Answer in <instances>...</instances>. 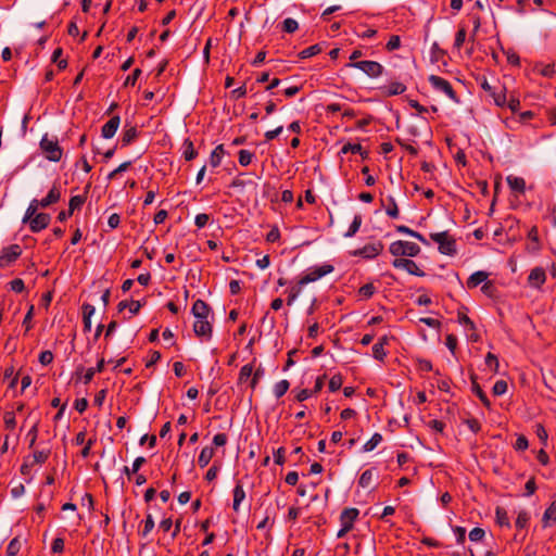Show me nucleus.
<instances>
[{
	"label": "nucleus",
	"instance_id": "19",
	"mask_svg": "<svg viewBox=\"0 0 556 556\" xmlns=\"http://www.w3.org/2000/svg\"><path fill=\"white\" fill-rule=\"evenodd\" d=\"M138 136L139 131L136 126L125 124L124 132L121 139L122 147L129 146Z\"/></svg>",
	"mask_w": 556,
	"mask_h": 556
},
{
	"label": "nucleus",
	"instance_id": "40",
	"mask_svg": "<svg viewBox=\"0 0 556 556\" xmlns=\"http://www.w3.org/2000/svg\"><path fill=\"white\" fill-rule=\"evenodd\" d=\"M252 372H253L252 364H247V365L242 366L240 369V372H239L238 382L239 383L245 382L252 376Z\"/></svg>",
	"mask_w": 556,
	"mask_h": 556
},
{
	"label": "nucleus",
	"instance_id": "18",
	"mask_svg": "<svg viewBox=\"0 0 556 556\" xmlns=\"http://www.w3.org/2000/svg\"><path fill=\"white\" fill-rule=\"evenodd\" d=\"M379 89L384 97H393L404 93L406 86L402 83L393 81L389 85L381 86Z\"/></svg>",
	"mask_w": 556,
	"mask_h": 556
},
{
	"label": "nucleus",
	"instance_id": "44",
	"mask_svg": "<svg viewBox=\"0 0 556 556\" xmlns=\"http://www.w3.org/2000/svg\"><path fill=\"white\" fill-rule=\"evenodd\" d=\"M38 206H40V203L38 200L35 199L30 202L29 206L26 210L25 216L23 218V223L28 222V219H30L33 216L36 215V211H37Z\"/></svg>",
	"mask_w": 556,
	"mask_h": 556
},
{
	"label": "nucleus",
	"instance_id": "1",
	"mask_svg": "<svg viewBox=\"0 0 556 556\" xmlns=\"http://www.w3.org/2000/svg\"><path fill=\"white\" fill-rule=\"evenodd\" d=\"M430 239L439 244V252L444 255L454 256L457 253L456 240L448 231L432 232Z\"/></svg>",
	"mask_w": 556,
	"mask_h": 556
},
{
	"label": "nucleus",
	"instance_id": "24",
	"mask_svg": "<svg viewBox=\"0 0 556 556\" xmlns=\"http://www.w3.org/2000/svg\"><path fill=\"white\" fill-rule=\"evenodd\" d=\"M214 448L212 446H204L198 458V464L201 468L206 467L214 456Z\"/></svg>",
	"mask_w": 556,
	"mask_h": 556
},
{
	"label": "nucleus",
	"instance_id": "15",
	"mask_svg": "<svg viewBox=\"0 0 556 556\" xmlns=\"http://www.w3.org/2000/svg\"><path fill=\"white\" fill-rule=\"evenodd\" d=\"M359 510L354 507L344 508L340 514L341 526H346L353 529L354 521L357 519Z\"/></svg>",
	"mask_w": 556,
	"mask_h": 556
},
{
	"label": "nucleus",
	"instance_id": "64",
	"mask_svg": "<svg viewBox=\"0 0 556 556\" xmlns=\"http://www.w3.org/2000/svg\"><path fill=\"white\" fill-rule=\"evenodd\" d=\"M141 70L140 68H135L132 71V73L130 75L127 76L126 80L124 81V86L127 87V86H135L137 79L139 78V76L141 75Z\"/></svg>",
	"mask_w": 556,
	"mask_h": 556
},
{
	"label": "nucleus",
	"instance_id": "8",
	"mask_svg": "<svg viewBox=\"0 0 556 556\" xmlns=\"http://www.w3.org/2000/svg\"><path fill=\"white\" fill-rule=\"evenodd\" d=\"M22 254V248L18 244H11L1 251L0 267H7L15 262Z\"/></svg>",
	"mask_w": 556,
	"mask_h": 556
},
{
	"label": "nucleus",
	"instance_id": "10",
	"mask_svg": "<svg viewBox=\"0 0 556 556\" xmlns=\"http://www.w3.org/2000/svg\"><path fill=\"white\" fill-rule=\"evenodd\" d=\"M51 220V217L47 213H38L35 216H33L29 222V228L33 232H39L40 230L48 227L49 223Z\"/></svg>",
	"mask_w": 556,
	"mask_h": 556
},
{
	"label": "nucleus",
	"instance_id": "35",
	"mask_svg": "<svg viewBox=\"0 0 556 556\" xmlns=\"http://www.w3.org/2000/svg\"><path fill=\"white\" fill-rule=\"evenodd\" d=\"M290 388V382L286 379L277 382L274 387V394L277 399L283 396Z\"/></svg>",
	"mask_w": 556,
	"mask_h": 556
},
{
	"label": "nucleus",
	"instance_id": "23",
	"mask_svg": "<svg viewBox=\"0 0 556 556\" xmlns=\"http://www.w3.org/2000/svg\"><path fill=\"white\" fill-rule=\"evenodd\" d=\"M245 498V491L240 481L237 482L233 489V503L232 508L235 511H239L241 502Z\"/></svg>",
	"mask_w": 556,
	"mask_h": 556
},
{
	"label": "nucleus",
	"instance_id": "25",
	"mask_svg": "<svg viewBox=\"0 0 556 556\" xmlns=\"http://www.w3.org/2000/svg\"><path fill=\"white\" fill-rule=\"evenodd\" d=\"M94 313V306L88 303H85L83 305V323H84V330L90 331L91 329V316Z\"/></svg>",
	"mask_w": 556,
	"mask_h": 556
},
{
	"label": "nucleus",
	"instance_id": "42",
	"mask_svg": "<svg viewBox=\"0 0 556 556\" xmlns=\"http://www.w3.org/2000/svg\"><path fill=\"white\" fill-rule=\"evenodd\" d=\"M529 520H530V516H529L528 511L521 510L517 516L515 526L518 529H523L528 526Z\"/></svg>",
	"mask_w": 556,
	"mask_h": 556
},
{
	"label": "nucleus",
	"instance_id": "63",
	"mask_svg": "<svg viewBox=\"0 0 556 556\" xmlns=\"http://www.w3.org/2000/svg\"><path fill=\"white\" fill-rule=\"evenodd\" d=\"M65 541L63 538L58 536L53 540L51 545V551L55 554L62 553L64 551Z\"/></svg>",
	"mask_w": 556,
	"mask_h": 556
},
{
	"label": "nucleus",
	"instance_id": "28",
	"mask_svg": "<svg viewBox=\"0 0 556 556\" xmlns=\"http://www.w3.org/2000/svg\"><path fill=\"white\" fill-rule=\"evenodd\" d=\"M61 192L60 190L53 186L52 189L49 191L46 198H43L41 201H39L41 207H47L60 200Z\"/></svg>",
	"mask_w": 556,
	"mask_h": 556
},
{
	"label": "nucleus",
	"instance_id": "52",
	"mask_svg": "<svg viewBox=\"0 0 556 556\" xmlns=\"http://www.w3.org/2000/svg\"><path fill=\"white\" fill-rule=\"evenodd\" d=\"M3 419H4V425H5L7 429L13 430L15 428L16 420H15V415L13 412H5Z\"/></svg>",
	"mask_w": 556,
	"mask_h": 556
},
{
	"label": "nucleus",
	"instance_id": "46",
	"mask_svg": "<svg viewBox=\"0 0 556 556\" xmlns=\"http://www.w3.org/2000/svg\"><path fill=\"white\" fill-rule=\"evenodd\" d=\"M506 391L507 382L505 380H497L492 388V392L495 396L503 395L506 393Z\"/></svg>",
	"mask_w": 556,
	"mask_h": 556
},
{
	"label": "nucleus",
	"instance_id": "3",
	"mask_svg": "<svg viewBox=\"0 0 556 556\" xmlns=\"http://www.w3.org/2000/svg\"><path fill=\"white\" fill-rule=\"evenodd\" d=\"M348 66L361 70L370 78H376L383 73V66L377 61L351 62L348 64Z\"/></svg>",
	"mask_w": 556,
	"mask_h": 556
},
{
	"label": "nucleus",
	"instance_id": "27",
	"mask_svg": "<svg viewBox=\"0 0 556 556\" xmlns=\"http://www.w3.org/2000/svg\"><path fill=\"white\" fill-rule=\"evenodd\" d=\"M226 151L224 148V144H218L211 153L210 155V164L212 167H217L220 165L223 156L225 155Z\"/></svg>",
	"mask_w": 556,
	"mask_h": 556
},
{
	"label": "nucleus",
	"instance_id": "51",
	"mask_svg": "<svg viewBox=\"0 0 556 556\" xmlns=\"http://www.w3.org/2000/svg\"><path fill=\"white\" fill-rule=\"evenodd\" d=\"M371 478H372V469H367L361 475L358 484L362 488H367L371 482Z\"/></svg>",
	"mask_w": 556,
	"mask_h": 556
},
{
	"label": "nucleus",
	"instance_id": "20",
	"mask_svg": "<svg viewBox=\"0 0 556 556\" xmlns=\"http://www.w3.org/2000/svg\"><path fill=\"white\" fill-rule=\"evenodd\" d=\"M488 277H489V273H486V271H483V270L475 271L467 279V287L469 289H473V288L478 287L480 283H482V282L484 283L488 280Z\"/></svg>",
	"mask_w": 556,
	"mask_h": 556
},
{
	"label": "nucleus",
	"instance_id": "47",
	"mask_svg": "<svg viewBox=\"0 0 556 556\" xmlns=\"http://www.w3.org/2000/svg\"><path fill=\"white\" fill-rule=\"evenodd\" d=\"M484 535L485 531L480 527H476L469 532L468 536L471 542H479L484 538Z\"/></svg>",
	"mask_w": 556,
	"mask_h": 556
},
{
	"label": "nucleus",
	"instance_id": "11",
	"mask_svg": "<svg viewBox=\"0 0 556 556\" xmlns=\"http://www.w3.org/2000/svg\"><path fill=\"white\" fill-rule=\"evenodd\" d=\"M482 89L488 91L490 96L493 98L495 104L497 106H504L506 104V88L502 87L500 91H496L493 87L489 85L486 80L481 84Z\"/></svg>",
	"mask_w": 556,
	"mask_h": 556
},
{
	"label": "nucleus",
	"instance_id": "5",
	"mask_svg": "<svg viewBox=\"0 0 556 556\" xmlns=\"http://www.w3.org/2000/svg\"><path fill=\"white\" fill-rule=\"evenodd\" d=\"M334 267L331 264H324L321 266L312 267L308 271L300 278V285H307L314 282L321 277L332 273Z\"/></svg>",
	"mask_w": 556,
	"mask_h": 556
},
{
	"label": "nucleus",
	"instance_id": "57",
	"mask_svg": "<svg viewBox=\"0 0 556 556\" xmlns=\"http://www.w3.org/2000/svg\"><path fill=\"white\" fill-rule=\"evenodd\" d=\"M453 531L456 535L457 544L464 545L466 541V529L460 526H456L453 528Z\"/></svg>",
	"mask_w": 556,
	"mask_h": 556
},
{
	"label": "nucleus",
	"instance_id": "50",
	"mask_svg": "<svg viewBox=\"0 0 556 556\" xmlns=\"http://www.w3.org/2000/svg\"><path fill=\"white\" fill-rule=\"evenodd\" d=\"M372 356L381 362L384 359L387 352L384 351V348H382L381 343H375L372 345Z\"/></svg>",
	"mask_w": 556,
	"mask_h": 556
},
{
	"label": "nucleus",
	"instance_id": "9",
	"mask_svg": "<svg viewBox=\"0 0 556 556\" xmlns=\"http://www.w3.org/2000/svg\"><path fill=\"white\" fill-rule=\"evenodd\" d=\"M382 250L383 244L379 241L377 243L365 244L363 248L351 252V254L353 256H362L364 258H375L381 253Z\"/></svg>",
	"mask_w": 556,
	"mask_h": 556
},
{
	"label": "nucleus",
	"instance_id": "49",
	"mask_svg": "<svg viewBox=\"0 0 556 556\" xmlns=\"http://www.w3.org/2000/svg\"><path fill=\"white\" fill-rule=\"evenodd\" d=\"M362 146L359 143H345L340 151V154H346L349 152L356 154L357 152H361Z\"/></svg>",
	"mask_w": 556,
	"mask_h": 556
},
{
	"label": "nucleus",
	"instance_id": "41",
	"mask_svg": "<svg viewBox=\"0 0 556 556\" xmlns=\"http://www.w3.org/2000/svg\"><path fill=\"white\" fill-rule=\"evenodd\" d=\"M457 319H458V323L466 326L468 328V330H470V331L476 330L475 323L465 313L458 311Z\"/></svg>",
	"mask_w": 556,
	"mask_h": 556
},
{
	"label": "nucleus",
	"instance_id": "48",
	"mask_svg": "<svg viewBox=\"0 0 556 556\" xmlns=\"http://www.w3.org/2000/svg\"><path fill=\"white\" fill-rule=\"evenodd\" d=\"M376 292V288L372 283H366L362 286L358 290V293L363 295L365 299H370Z\"/></svg>",
	"mask_w": 556,
	"mask_h": 556
},
{
	"label": "nucleus",
	"instance_id": "60",
	"mask_svg": "<svg viewBox=\"0 0 556 556\" xmlns=\"http://www.w3.org/2000/svg\"><path fill=\"white\" fill-rule=\"evenodd\" d=\"M81 506L86 508V511L90 514L92 506H93V500L91 494L85 493L80 496Z\"/></svg>",
	"mask_w": 556,
	"mask_h": 556
},
{
	"label": "nucleus",
	"instance_id": "36",
	"mask_svg": "<svg viewBox=\"0 0 556 556\" xmlns=\"http://www.w3.org/2000/svg\"><path fill=\"white\" fill-rule=\"evenodd\" d=\"M382 441V435L380 433H375L363 446L365 452H370L375 450L378 444Z\"/></svg>",
	"mask_w": 556,
	"mask_h": 556
},
{
	"label": "nucleus",
	"instance_id": "16",
	"mask_svg": "<svg viewBox=\"0 0 556 556\" xmlns=\"http://www.w3.org/2000/svg\"><path fill=\"white\" fill-rule=\"evenodd\" d=\"M191 313L197 319H206L211 313V306L205 301L198 299L192 305Z\"/></svg>",
	"mask_w": 556,
	"mask_h": 556
},
{
	"label": "nucleus",
	"instance_id": "38",
	"mask_svg": "<svg viewBox=\"0 0 556 556\" xmlns=\"http://www.w3.org/2000/svg\"><path fill=\"white\" fill-rule=\"evenodd\" d=\"M21 549V541L20 539L13 538L7 547V556H17L18 552Z\"/></svg>",
	"mask_w": 556,
	"mask_h": 556
},
{
	"label": "nucleus",
	"instance_id": "54",
	"mask_svg": "<svg viewBox=\"0 0 556 556\" xmlns=\"http://www.w3.org/2000/svg\"><path fill=\"white\" fill-rule=\"evenodd\" d=\"M131 163H132L131 161H126V162L122 163L118 167H116L114 170H112L108 175V179L112 180L113 178H115V176L117 174L126 172L131 166Z\"/></svg>",
	"mask_w": 556,
	"mask_h": 556
},
{
	"label": "nucleus",
	"instance_id": "2",
	"mask_svg": "<svg viewBox=\"0 0 556 556\" xmlns=\"http://www.w3.org/2000/svg\"><path fill=\"white\" fill-rule=\"evenodd\" d=\"M420 247L414 242L397 240L390 244L389 252L393 256L415 257L420 253Z\"/></svg>",
	"mask_w": 556,
	"mask_h": 556
},
{
	"label": "nucleus",
	"instance_id": "22",
	"mask_svg": "<svg viewBox=\"0 0 556 556\" xmlns=\"http://www.w3.org/2000/svg\"><path fill=\"white\" fill-rule=\"evenodd\" d=\"M182 148V157L187 162H190L198 156V151L194 149L193 142L189 138L184 140Z\"/></svg>",
	"mask_w": 556,
	"mask_h": 556
},
{
	"label": "nucleus",
	"instance_id": "39",
	"mask_svg": "<svg viewBox=\"0 0 556 556\" xmlns=\"http://www.w3.org/2000/svg\"><path fill=\"white\" fill-rule=\"evenodd\" d=\"M342 383H343L342 376L340 374L333 375L329 380V384H328L329 391L337 392L338 390L341 389Z\"/></svg>",
	"mask_w": 556,
	"mask_h": 556
},
{
	"label": "nucleus",
	"instance_id": "55",
	"mask_svg": "<svg viewBox=\"0 0 556 556\" xmlns=\"http://www.w3.org/2000/svg\"><path fill=\"white\" fill-rule=\"evenodd\" d=\"M481 291L483 294L490 296V298H494L495 296V292H496V288L494 286V283L490 280H486L483 286L481 287Z\"/></svg>",
	"mask_w": 556,
	"mask_h": 556
},
{
	"label": "nucleus",
	"instance_id": "43",
	"mask_svg": "<svg viewBox=\"0 0 556 556\" xmlns=\"http://www.w3.org/2000/svg\"><path fill=\"white\" fill-rule=\"evenodd\" d=\"M299 28V24L295 20L288 17L282 22V30L288 34L294 33Z\"/></svg>",
	"mask_w": 556,
	"mask_h": 556
},
{
	"label": "nucleus",
	"instance_id": "53",
	"mask_svg": "<svg viewBox=\"0 0 556 556\" xmlns=\"http://www.w3.org/2000/svg\"><path fill=\"white\" fill-rule=\"evenodd\" d=\"M410 258H405L404 256H395V258L392 261V266L394 268L405 269L409 265Z\"/></svg>",
	"mask_w": 556,
	"mask_h": 556
},
{
	"label": "nucleus",
	"instance_id": "29",
	"mask_svg": "<svg viewBox=\"0 0 556 556\" xmlns=\"http://www.w3.org/2000/svg\"><path fill=\"white\" fill-rule=\"evenodd\" d=\"M528 239L534 243V247H528V251L532 253H536L541 250V243L539 239V230L536 226H532L528 232Z\"/></svg>",
	"mask_w": 556,
	"mask_h": 556
},
{
	"label": "nucleus",
	"instance_id": "17",
	"mask_svg": "<svg viewBox=\"0 0 556 556\" xmlns=\"http://www.w3.org/2000/svg\"><path fill=\"white\" fill-rule=\"evenodd\" d=\"M471 380V391L479 397L481 403L488 408H491V402L486 396L485 392L481 389L480 384L477 382V375L475 372L470 374Z\"/></svg>",
	"mask_w": 556,
	"mask_h": 556
},
{
	"label": "nucleus",
	"instance_id": "33",
	"mask_svg": "<svg viewBox=\"0 0 556 556\" xmlns=\"http://www.w3.org/2000/svg\"><path fill=\"white\" fill-rule=\"evenodd\" d=\"M387 201H388V207L386 208V213L388 216H390L391 218H397L399 217V207H397V204L394 200V198L392 195H389L387 198Z\"/></svg>",
	"mask_w": 556,
	"mask_h": 556
},
{
	"label": "nucleus",
	"instance_id": "58",
	"mask_svg": "<svg viewBox=\"0 0 556 556\" xmlns=\"http://www.w3.org/2000/svg\"><path fill=\"white\" fill-rule=\"evenodd\" d=\"M401 47V38L397 35H392L386 45L388 51L396 50Z\"/></svg>",
	"mask_w": 556,
	"mask_h": 556
},
{
	"label": "nucleus",
	"instance_id": "4",
	"mask_svg": "<svg viewBox=\"0 0 556 556\" xmlns=\"http://www.w3.org/2000/svg\"><path fill=\"white\" fill-rule=\"evenodd\" d=\"M40 148L49 161L58 162L62 157V149L58 141L50 140L47 135L40 141Z\"/></svg>",
	"mask_w": 556,
	"mask_h": 556
},
{
	"label": "nucleus",
	"instance_id": "34",
	"mask_svg": "<svg viewBox=\"0 0 556 556\" xmlns=\"http://www.w3.org/2000/svg\"><path fill=\"white\" fill-rule=\"evenodd\" d=\"M362 216L361 215H355L348 231L344 233V237L346 238H351L353 236H355V233L358 231L361 225H362Z\"/></svg>",
	"mask_w": 556,
	"mask_h": 556
},
{
	"label": "nucleus",
	"instance_id": "61",
	"mask_svg": "<svg viewBox=\"0 0 556 556\" xmlns=\"http://www.w3.org/2000/svg\"><path fill=\"white\" fill-rule=\"evenodd\" d=\"M9 285H10V289L16 293H21L25 289V283H24L23 279H21V278H15V279L11 280L9 282Z\"/></svg>",
	"mask_w": 556,
	"mask_h": 556
},
{
	"label": "nucleus",
	"instance_id": "6",
	"mask_svg": "<svg viewBox=\"0 0 556 556\" xmlns=\"http://www.w3.org/2000/svg\"><path fill=\"white\" fill-rule=\"evenodd\" d=\"M428 80L434 89L444 92L454 102H459V98L448 80L437 75H430Z\"/></svg>",
	"mask_w": 556,
	"mask_h": 556
},
{
	"label": "nucleus",
	"instance_id": "62",
	"mask_svg": "<svg viewBox=\"0 0 556 556\" xmlns=\"http://www.w3.org/2000/svg\"><path fill=\"white\" fill-rule=\"evenodd\" d=\"M154 528V520L150 514L147 515V518L144 520V527L140 534L142 536H147Z\"/></svg>",
	"mask_w": 556,
	"mask_h": 556
},
{
	"label": "nucleus",
	"instance_id": "12",
	"mask_svg": "<svg viewBox=\"0 0 556 556\" xmlns=\"http://www.w3.org/2000/svg\"><path fill=\"white\" fill-rule=\"evenodd\" d=\"M121 124V117L118 115L112 116L101 128V136L104 139H111L116 134Z\"/></svg>",
	"mask_w": 556,
	"mask_h": 556
},
{
	"label": "nucleus",
	"instance_id": "59",
	"mask_svg": "<svg viewBox=\"0 0 556 556\" xmlns=\"http://www.w3.org/2000/svg\"><path fill=\"white\" fill-rule=\"evenodd\" d=\"M466 34L467 33H466L465 27H460L457 30V33L455 35V42H454L455 48L459 49L464 45V42L466 40Z\"/></svg>",
	"mask_w": 556,
	"mask_h": 556
},
{
	"label": "nucleus",
	"instance_id": "26",
	"mask_svg": "<svg viewBox=\"0 0 556 556\" xmlns=\"http://www.w3.org/2000/svg\"><path fill=\"white\" fill-rule=\"evenodd\" d=\"M556 522V500L552 502V504L545 509L543 517H542V523L543 528H546L549 526V522Z\"/></svg>",
	"mask_w": 556,
	"mask_h": 556
},
{
	"label": "nucleus",
	"instance_id": "7",
	"mask_svg": "<svg viewBox=\"0 0 556 556\" xmlns=\"http://www.w3.org/2000/svg\"><path fill=\"white\" fill-rule=\"evenodd\" d=\"M49 451H36L31 456L25 458L24 463L21 466V473L27 476L30 473V469L36 464H43L48 457Z\"/></svg>",
	"mask_w": 556,
	"mask_h": 556
},
{
	"label": "nucleus",
	"instance_id": "32",
	"mask_svg": "<svg viewBox=\"0 0 556 556\" xmlns=\"http://www.w3.org/2000/svg\"><path fill=\"white\" fill-rule=\"evenodd\" d=\"M303 286L304 285H300L299 279L298 282L288 290L287 305L290 306L293 304V302L300 295Z\"/></svg>",
	"mask_w": 556,
	"mask_h": 556
},
{
	"label": "nucleus",
	"instance_id": "45",
	"mask_svg": "<svg viewBox=\"0 0 556 556\" xmlns=\"http://www.w3.org/2000/svg\"><path fill=\"white\" fill-rule=\"evenodd\" d=\"M238 155V161L241 166H248L252 162L253 153H251L249 150H240Z\"/></svg>",
	"mask_w": 556,
	"mask_h": 556
},
{
	"label": "nucleus",
	"instance_id": "21",
	"mask_svg": "<svg viewBox=\"0 0 556 556\" xmlns=\"http://www.w3.org/2000/svg\"><path fill=\"white\" fill-rule=\"evenodd\" d=\"M506 181L513 191H516L520 194L526 192V181L523 178L509 175L507 176Z\"/></svg>",
	"mask_w": 556,
	"mask_h": 556
},
{
	"label": "nucleus",
	"instance_id": "13",
	"mask_svg": "<svg viewBox=\"0 0 556 556\" xmlns=\"http://www.w3.org/2000/svg\"><path fill=\"white\" fill-rule=\"evenodd\" d=\"M193 331L195 336L198 337H205L207 339H211L213 327L211 323L206 319L199 318L193 324Z\"/></svg>",
	"mask_w": 556,
	"mask_h": 556
},
{
	"label": "nucleus",
	"instance_id": "30",
	"mask_svg": "<svg viewBox=\"0 0 556 556\" xmlns=\"http://www.w3.org/2000/svg\"><path fill=\"white\" fill-rule=\"evenodd\" d=\"M495 521L500 527H511L506 509L501 506L495 508Z\"/></svg>",
	"mask_w": 556,
	"mask_h": 556
},
{
	"label": "nucleus",
	"instance_id": "31",
	"mask_svg": "<svg viewBox=\"0 0 556 556\" xmlns=\"http://www.w3.org/2000/svg\"><path fill=\"white\" fill-rule=\"evenodd\" d=\"M323 51V48L319 43L313 45L304 50H302L298 55L300 59H308L314 55L319 54Z\"/></svg>",
	"mask_w": 556,
	"mask_h": 556
},
{
	"label": "nucleus",
	"instance_id": "14",
	"mask_svg": "<svg viewBox=\"0 0 556 556\" xmlns=\"http://www.w3.org/2000/svg\"><path fill=\"white\" fill-rule=\"evenodd\" d=\"M546 280L545 270L542 267H535L530 271L528 282L533 288H541Z\"/></svg>",
	"mask_w": 556,
	"mask_h": 556
},
{
	"label": "nucleus",
	"instance_id": "56",
	"mask_svg": "<svg viewBox=\"0 0 556 556\" xmlns=\"http://www.w3.org/2000/svg\"><path fill=\"white\" fill-rule=\"evenodd\" d=\"M406 271L409 274V275H414V276H417V277H424L426 274L424 270H421L417 263L415 261H410L409 262V265L407 266L406 268Z\"/></svg>",
	"mask_w": 556,
	"mask_h": 556
},
{
	"label": "nucleus",
	"instance_id": "37",
	"mask_svg": "<svg viewBox=\"0 0 556 556\" xmlns=\"http://www.w3.org/2000/svg\"><path fill=\"white\" fill-rule=\"evenodd\" d=\"M485 365L488 367H490V369L494 372V374H497L498 372V367H500V363H498V358L495 354L489 352L486 355H485Z\"/></svg>",
	"mask_w": 556,
	"mask_h": 556
}]
</instances>
